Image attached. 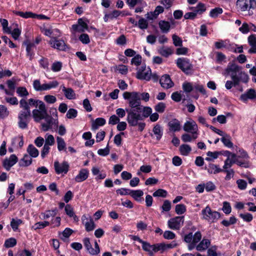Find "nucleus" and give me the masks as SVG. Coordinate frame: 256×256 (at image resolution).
Here are the masks:
<instances>
[{"mask_svg": "<svg viewBox=\"0 0 256 256\" xmlns=\"http://www.w3.org/2000/svg\"><path fill=\"white\" fill-rule=\"evenodd\" d=\"M240 68L235 64L229 63L223 74L225 76H230L232 80H237V76L240 70Z\"/></svg>", "mask_w": 256, "mask_h": 256, "instance_id": "0eeeda50", "label": "nucleus"}, {"mask_svg": "<svg viewBox=\"0 0 256 256\" xmlns=\"http://www.w3.org/2000/svg\"><path fill=\"white\" fill-rule=\"evenodd\" d=\"M83 242L90 254L92 255H97L100 253V248L96 241L94 242V248H92L89 238H84L83 240Z\"/></svg>", "mask_w": 256, "mask_h": 256, "instance_id": "f8f14e48", "label": "nucleus"}, {"mask_svg": "<svg viewBox=\"0 0 256 256\" xmlns=\"http://www.w3.org/2000/svg\"><path fill=\"white\" fill-rule=\"evenodd\" d=\"M201 218L209 223L216 222L220 217V214L217 211L213 210L209 206L202 209L200 214Z\"/></svg>", "mask_w": 256, "mask_h": 256, "instance_id": "7ed1b4c3", "label": "nucleus"}, {"mask_svg": "<svg viewBox=\"0 0 256 256\" xmlns=\"http://www.w3.org/2000/svg\"><path fill=\"white\" fill-rule=\"evenodd\" d=\"M219 154L220 152H212L209 151L206 153V155L208 157L206 158V160L207 161H211L213 159H216L218 157Z\"/></svg>", "mask_w": 256, "mask_h": 256, "instance_id": "680f3d73", "label": "nucleus"}, {"mask_svg": "<svg viewBox=\"0 0 256 256\" xmlns=\"http://www.w3.org/2000/svg\"><path fill=\"white\" fill-rule=\"evenodd\" d=\"M45 145L52 146L54 144L55 140L54 136L52 134H46L45 136Z\"/></svg>", "mask_w": 256, "mask_h": 256, "instance_id": "49530a36", "label": "nucleus"}, {"mask_svg": "<svg viewBox=\"0 0 256 256\" xmlns=\"http://www.w3.org/2000/svg\"><path fill=\"white\" fill-rule=\"evenodd\" d=\"M20 106L22 108L20 112H30L28 103L25 99L22 98L20 101Z\"/></svg>", "mask_w": 256, "mask_h": 256, "instance_id": "de8ad7c7", "label": "nucleus"}, {"mask_svg": "<svg viewBox=\"0 0 256 256\" xmlns=\"http://www.w3.org/2000/svg\"><path fill=\"white\" fill-rule=\"evenodd\" d=\"M24 44L26 46V56L30 57V60H32L34 55L32 48L34 47V44L26 40L24 42Z\"/></svg>", "mask_w": 256, "mask_h": 256, "instance_id": "bb28decb", "label": "nucleus"}, {"mask_svg": "<svg viewBox=\"0 0 256 256\" xmlns=\"http://www.w3.org/2000/svg\"><path fill=\"white\" fill-rule=\"evenodd\" d=\"M16 244V240L14 238H9L5 240L4 246L6 248L14 247Z\"/></svg>", "mask_w": 256, "mask_h": 256, "instance_id": "603ef678", "label": "nucleus"}, {"mask_svg": "<svg viewBox=\"0 0 256 256\" xmlns=\"http://www.w3.org/2000/svg\"><path fill=\"white\" fill-rule=\"evenodd\" d=\"M228 154V158L224 161V164L223 166L224 170H227L230 168L232 164L235 163V159L236 158V154H232L229 152H227Z\"/></svg>", "mask_w": 256, "mask_h": 256, "instance_id": "412c9836", "label": "nucleus"}, {"mask_svg": "<svg viewBox=\"0 0 256 256\" xmlns=\"http://www.w3.org/2000/svg\"><path fill=\"white\" fill-rule=\"evenodd\" d=\"M164 8L162 6H157L154 12H151V15L152 16V18H150L148 17V20H153L154 19L156 18H157V16L160 14L164 12Z\"/></svg>", "mask_w": 256, "mask_h": 256, "instance_id": "4c0bfd02", "label": "nucleus"}, {"mask_svg": "<svg viewBox=\"0 0 256 256\" xmlns=\"http://www.w3.org/2000/svg\"><path fill=\"white\" fill-rule=\"evenodd\" d=\"M178 67L186 74L191 73L192 65L188 59L184 58H178L176 62Z\"/></svg>", "mask_w": 256, "mask_h": 256, "instance_id": "6e6552de", "label": "nucleus"}, {"mask_svg": "<svg viewBox=\"0 0 256 256\" xmlns=\"http://www.w3.org/2000/svg\"><path fill=\"white\" fill-rule=\"evenodd\" d=\"M58 145V150L59 152H66V143L64 138L60 136L56 138Z\"/></svg>", "mask_w": 256, "mask_h": 256, "instance_id": "473e14b6", "label": "nucleus"}, {"mask_svg": "<svg viewBox=\"0 0 256 256\" xmlns=\"http://www.w3.org/2000/svg\"><path fill=\"white\" fill-rule=\"evenodd\" d=\"M158 53L164 57H168L172 54V50L170 48L162 46L158 50Z\"/></svg>", "mask_w": 256, "mask_h": 256, "instance_id": "e433bc0d", "label": "nucleus"}, {"mask_svg": "<svg viewBox=\"0 0 256 256\" xmlns=\"http://www.w3.org/2000/svg\"><path fill=\"white\" fill-rule=\"evenodd\" d=\"M166 108V104L164 102H160L154 106V110L158 112L162 113L165 110Z\"/></svg>", "mask_w": 256, "mask_h": 256, "instance_id": "69168bd1", "label": "nucleus"}, {"mask_svg": "<svg viewBox=\"0 0 256 256\" xmlns=\"http://www.w3.org/2000/svg\"><path fill=\"white\" fill-rule=\"evenodd\" d=\"M69 164L66 161H64L61 164L58 161L54 162V170L57 174H66L69 170Z\"/></svg>", "mask_w": 256, "mask_h": 256, "instance_id": "dca6fc26", "label": "nucleus"}, {"mask_svg": "<svg viewBox=\"0 0 256 256\" xmlns=\"http://www.w3.org/2000/svg\"><path fill=\"white\" fill-rule=\"evenodd\" d=\"M62 91L65 96L68 100H72L76 98V94L72 88H66L64 86H62Z\"/></svg>", "mask_w": 256, "mask_h": 256, "instance_id": "cd10ccee", "label": "nucleus"}, {"mask_svg": "<svg viewBox=\"0 0 256 256\" xmlns=\"http://www.w3.org/2000/svg\"><path fill=\"white\" fill-rule=\"evenodd\" d=\"M150 69L149 68H146V66H141L136 73V78L140 80H149L150 79Z\"/></svg>", "mask_w": 256, "mask_h": 256, "instance_id": "4468645a", "label": "nucleus"}, {"mask_svg": "<svg viewBox=\"0 0 256 256\" xmlns=\"http://www.w3.org/2000/svg\"><path fill=\"white\" fill-rule=\"evenodd\" d=\"M137 26L141 30H146L148 28V22L144 18H140Z\"/></svg>", "mask_w": 256, "mask_h": 256, "instance_id": "864d4df0", "label": "nucleus"}, {"mask_svg": "<svg viewBox=\"0 0 256 256\" xmlns=\"http://www.w3.org/2000/svg\"><path fill=\"white\" fill-rule=\"evenodd\" d=\"M168 126L170 130L173 132L180 130L181 127L180 121L176 118L170 120L168 123Z\"/></svg>", "mask_w": 256, "mask_h": 256, "instance_id": "5701e85b", "label": "nucleus"}, {"mask_svg": "<svg viewBox=\"0 0 256 256\" xmlns=\"http://www.w3.org/2000/svg\"><path fill=\"white\" fill-rule=\"evenodd\" d=\"M44 119L46 122V123L42 124V128L44 131H48L50 129L52 128L54 126H56V128L58 127V119H55L52 118L51 116L48 115L47 114L44 117Z\"/></svg>", "mask_w": 256, "mask_h": 256, "instance_id": "9d476101", "label": "nucleus"}, {"mask_svg": "<svg viewBox=\"0 0 256 256\" xmlns=\"http://www.w3.org/2000/svg\"><path fill=\"white\" fill-rule=\"evenodd\" d=\"M124 100H128V104L130 108L126 110H134L135 112H140L141 108L140 93L136 92H126L123 94Z\"/></svg>", "mask_w": 256, "mask_h": 256, "instance_id": "f257e3e1", "label": "nucleus"}, {"mask_svg": "<svg viewBox=\"0 0 256 256\" xmlns=\"http://www.w3.org/2000/svg\"><path fill=\"white\" fill-rule=\"evenodd\" d=\"M235 163L238 166L245 168H248L250 166L249 161L248 160L244 159L243 161H242L238 160L236 156L235 159Z\"/></svg>", "mask_w": 256, "mask_h": 256, "instance_id": "4d7b16f0", "label": "nucleus"}, {"mask_svg": "<svg viewBox=\"0 0 256 256\" xmlns=\"http://www.w3.org/2000/svg\"><path fill=\"white\" fill-rule=\"evenodd\" d=\"M224 145L228 148H230L233 146V144L230 140V137L228 135L224 134L220 139Z\"/></svg>", "mask_w": 256, "mask_h": 256, "instance_id": "58836bf2", "label": "nucleus"}, {"mask_svg": "<svg viewBox=\"0 0 256 256\" xmlns=\"http://www.w3.org/2000/svg\"><path fill=\"white\" fill-rule=\"evenodd\" d=\"M175 211L178 214H182L186 212V206L184 204H177L176 206Z\"/></svg>", "mask_w": 256, "mask_h": 256, "instance_id": "052dcab7", "label": "nucleus"}, {"mask_svg": "<svg viewBox=\"0 0 256 256\" xmlns=\"http://www.w3.org/2000/svg\"><path fill=\"white\" fill-rule=\"evenodd\" d=\"M62 68V63L60 62H55L52 65L51 69L54 72H60Z\"/></svg>", "mask_w": 256, "mask_h": 256, "instance_id": "774afa93", "label": "nucleus"}, {"mask_svg": "<svg viewBox=\"0 0 256 256\" xmlns=\"http://www.w3.org/2000/svg\"><path fill=\"white\" fill-rule=\"evenodd\" d=\"M152 108L150 106H141L140 112H135L134 110H126V112H134L136 114H138L141 116V119L148 118L152 114Z\"/></svg>", "mask_w": 256, "mask_h": 256, "instance_id": "ddd939ff", "label": "nucleus"}, {"mask_svg": "<svg viewBox=\"0 0 256 256\" xmlns=\"http://www.w3.org/2000/svg\"><path fill=\"white\" fill-rule=\"evenodd\" d=\"M32 158L30 156L25 154L24 157L20 160L19 165L20 166H28L30 165L32 162Z\"/></svg>", "mask_w": 256, "mask_h": 256, "instance_id": "2f4dec72", "label": "nucleus"}, {"mask_svg": "<svg viewBox=\"0 0 256 256\" xmlns=\"http://www.w3.org/2000/svg\"><path fill=\"white\" fill-rule=\"evenodd\" d=\"M130 195L132 197L136 200L139 201V198L144 195V192L142 190H131Z\"/></svg>", "mask_w": 256, "mask_h": 256, "instance_id": "79ce46f5", "label": "nucleus"}, {"mask_svg": "<svg viewBox=\"0 0 256 256\" xmlns=\"http://www.w3.org/2000/svg\"><path fill=\"white\" fill-rule=\"evenodd\" d=\"M9 114L7 108L4 105H0V118H4Z\"/></svg>", "mask_w": 256, "mask_h": 256, "instance_id": "e2e57ef3", "label": "nucleus"}, {"mask_svg": "<svg viewBox=\"0 0 256 256\" xmlns=\"http://www.w3.org/2000/svg\"><path fill=\"white\" fill-rule=\"evenodd\" d=\"M57 214L56 209L53 210H49L46 211L45 212L42 213V215L43 216V219H48L50 216H54Z\"/></svg>", "mask_w": 256, "mask_h": 256, "instance_id": "6e6d98bb", "label": "nucleus"}, {"mask_svg": "<svg viewBox=\"0 0 256 256\" xmlns=\"http://www.w3.org/2000/svg\"><path fill=\"white\" fill-rule=\"evenodd\" d=\"M39 64L40 66L46 70V71H49V62L47 58L42 57V58L39 60Z\"/></svg>", "mask_w": 256, "mask_h": 256, "instance_id": "a18cd8bd", "label": "nucleus"}, {"mask_svg": "<svg viewBox=\"0 0 256 256\" xmlns=\"http://www.w3.org/2000/svg\"><path fill=\"white\" fill-rule=\"evenodd\" d=\"M223 10L220 8H216L212 9L210 12V16L212 18H217L219 14H222Z\"/></svg>", "mask_w": 256, "mask_h": 256, "instance_id": "09e8293b", "label": "nucleus"}, {"mask_svg": "<svg viewBox=\"0 0 256 256\" xmlns=\"http://www.w3.org/2000/svg\"><path fill=\"white\" fill-rule=\"evenodd\" d=\"M171 244H165L164 243H158L151 245L150 243L146 246L143 250L148 252L149 256H154V254L158 251L163 252L167 248H172Z\"/></svg>", "mask_w": 256, "mask_h": 256, "instance_id": "20e7f679", "label": "nucleus"}, {"mask_svg": "<svg viewBox=\"0 0 256 256\" xmlns=\"http://www.w3.org/2000/svg\"><path fill=\"white\" fill-rule=\"evenodd\" d=\"M236 8L240 12H248V15L253 14L252 10L256 8V0H237Z\"/></svg>", "mask_w": 256, "mask_h": 256, "instance_id": "f03ea898", "label": "nucleus"}, {"mask_svg": "<svg viewBox=\"0 0 256 256\" xmlns=\"http://www.w3.org/2000/svg\"><path fill=\"white\" fill-rule=\"evenodd\" d=\"M168 192H167L163 189H158L155 191L152 196L154 197H162L166 198L167 196Z\"/></svg>", "mask_w": 256, "mask_h": 256, "instance_id": "bf43d9fd", "label": "nucleus"}, {"mask_svg": "<svg viewBox=\"0 0 256 256\" xmlns=\"http://www.w3.org/2000/svg\"><path fill=\"white\" fill-rule=\"evenodd\" d=\"M88 29V24L82 18L78 20L77 24H73L72 26V32L74 33L76 32H82Z\"/></svg>", "mask_w": 256, "mask_h": 256, "instance_id": "f3484780", "label": "nucleus"}, {"mask_svg": "<svg viewBox=\"0 0 256 256\" xmlns=\"http://www.w3.org/2000/svg\"><path fill=\"white\" fill-rule=\"evenodd\" d=\"M236 79L237 80H234V82L236 84H238L240 82H242L244 83L248 82V77L245 72H242L240 70L237 76Z\"/></svg>", "mask_w": 256, "mask_h": 256, "instance_id": "f704fd0d", "label": "nucleus"}, {"mask_svg": "<svg viewBox=\"0 0 256 256\" xmlns=\"http://www.w3.org/2000/svg\"><path fill=\"white\" fill-rule=\"evenodd\" d=\"M142 120L138 114H136L134 112L127 113L126 120L128 124L132 126H138V130L140 132H142L146 126L145 122H139Z\"/></svg>", "mask_w": 256, "mask_h": 256, "instance_id": "39448f33", "label": "nucleus"}, {"mask_svg": "<svg viewBox=\"0 0 256 256\" xmlns=\"http://www.w3.org/2000/svg\"><path fill=\"white\" fill-rule=\"evenodd\" d=\"M73 232V230L70 228H66L60 234L61 235L60 238L62 240L65 241L66 238H68L70 236Z\"/></svg>", "mask_w": 256, "mask_h": 256, "instance_id": "c03bdc74", "label": "nucleus"}, {"mask_svg": "<svg viewBox=\"0 0 256 256\" xmlns=\"http://www.w3.org/2000/svg\"><path fill=\"white\" fill-rule=\"evenodd\" d=\"M22 221L20 219L15 220L12 218L10 222V226L14 231H16L18 228V226L22 224Z\"/></svg>", "mask_w": 256, "mask_h": 256, "instance_id": "13d9d810", "label": "nucleus"}, {"mask_svg": "<svg viewBox=\"0 0 256 256\" xmlns=\"http://www.w3.org/2000/svg\"><path fill=\"white\" fill-rule=\"evenodd\" d=\"M16 92L20 97L26 96L29 94L26 88L23 86L18 87L16 89Z\"/></svg>", "mask_w": 256, "mask_h": 256, "instance_id": "5fc2aeb1", "label": "nucleus"}, {"mask_svg": "<svg viewBox=\"0 0 256 256\" xmlns=\"http://www.w3.org/2000/svg\"><path fill=\"white\" fill-rule=\"evenodd\" d=\"M152 132L156 136V140H159L161 138L163 134L162 130L159 124L155 126L153 128Z\"/></svg>", "mask_w": 256, "mask_h": 256, "instance_id": "ea45409f", "label": "nucleus"}, {"mask_svg": "<svg viewBox=\"0 0 256 256\" xmlns=\"http://www.w3.org/2000/svg\"><path fill=\"white\" fill-rule=\"evenodd\" d=\"M82 220L87 232L92 231L94 229L95 224L91 216L84 215L82 216Z\"/></svg>", "mask_w": 256, "mask_h": 256, "instance_id": "a211bd4d", "label": "nucleus"}, {"mask_svg": "<svg viewBox=\"0 0 256 256\" xmlns=\"http://www.w3.org/2000/svg\"><path fill=\"white\" fill-rule=\"evenodd\" d=\"M210 244V240L208 239H203L196 246L198 251H204L206 250Z\"/></svg>", "mask_w": 256, "mask_h": 256, "instance_id": "c85d7f7f", "label": "nucleus"}, {"mask_svg": "<svg viewBox=\"0 0 256 256\" xmlns=\"http://www.w3.org/2000/svg\"><path fill=\"white\" fill-rule=\"evenodd\" d=\"M158 26L161 32L164 34H167L170 29V22L161 20L158 22Z\"/></svg>", "mask_w": 256, "mask_h": 256, "instance_id": "a878e982", "label": "nucleus"}, {"mask_svg": "<svg viewBox=\"0 0 256 256\" xmlns=\"http://www.w3.org/2000/svg\"><path fill=\"white\" fill-rule=\"evenodd\" d=\"M184 222V216H176L170 218L168 220V224L170 228L178 230L183 225Z\"/></svg>", "mask_w": 256, "mask_h": 256, "instance_id": "9b49d317", "label": "nucleus"}, {"mask_svg": "<svg viewBox=\"0 0 256 256\" xmlns=\"http://www.w3.org/2000/svg\"><path fill=\"white\" fill-rule=\"evenodd\" d=\"M26 152L29 156L34 158L38 157L39 154L38 150L32 144L28 145Z\"/></svg>", "mask_w": 256, "mask_h": 256, "instance_id": "c9c22d12", "label": "nucleus"}, {"mask_svg": "<svg viewBox=\"0 0 256 256\" xmlns=\"http://www.w3.org/2000/svg\"><path fill=\"white\" fill-rule=\"evenodd\" d=\"M205 169L210 174H216L223 171L218 166L212 164H210L208 166H206Z\"/></svg>", "mask_w": 256, "mask_h": 256, "instance_id": "c756f323", "label": "nucleus"}, {"mask_svg": "<svg viewBox=\"0 0 256 256\" xmlns=\"http://www.w3.org/2000/svg\"><path fill=\"white\" fill-rule=\"evenodd\" d=\"M31 112H20L18 114V124L19 128L26 129L28 128L29 123Z\"/></svg>", "mask_w": 256, "mask_h": 256, "instance_id": "423d86ee", "label": "nucleus"}, {"mask_svg": "<svg viewBox=\"0 0 256 256\" xmlns=\"http://www.w3.org/2000/svg\"><path fill=\"white\" fill-rule=\"evenodd\" d=\"M192 135L188 133H185L183 134L181 138L183 142H190L192 140H195L198 137V134H191Z\"/></svg>", "mask_w": 256, "mask_h": 256, "instance_id": "7c9ffc66", "label": "nucleus"}, {"mask_svg": "<svg viewBox=\"0 0 256 256\" xmlns=\"http://www.w3.org/2000/svg\"><path fill=\"white\" fill-rule=\"evenodd\" d=\"M47 112H44L38 109H34L32 111V116L36 122H39L43 120Z\"/></svg>", "mask_w": 256, "mask_h": 256, "instance_id": "393cba45", "label": "nucleus"}, {"mask_svg": "<svg viewBox=\"0 0 256 256\" xmlns=\"http://www.w3.org/2000/svg\"><path fill=\"white\" fill-rule=\"evenodd\" d=\"M48 44L52 48L64 51L67 48L64 40L62 39H58L56 36L51 37Z\"/></svg>", "mask_w": 256, "mask_h": 256, "instance_id": "1a4fd4ad", "label": "nucleus"}, {"mask_svg": "<svg viewBox=\"0 0 256 256\" xmlns=\"http://www.w3.org/2000/svg\"><path fill=\"white\" fill-rule=\"evenodd\" d=\"M182 87L184 91L187 93L191 92L194 88L192 84L188 82H184Z\"/></svg>", "mask_w": 256, "mask_h": 256, "instance_id": "0e129e2a", "label": "nucleus"}, {"mask_svg": "<svg viewBox=\"0 0 256 256\" xmlns=\"http://www.w3.org/2000/svg\"><path fill=\"white\" fill-rule=\"evenodd\" d=\"M42 32L46 36L50 37L52 34L54 32H56L58 34H60V31L58 29L56 28L54 30H51L50 28H44L41 29Z\"/></svg>", "mask_w": 256, "mask_h": 256, "instance_id": "3c124183", "label": "nucleus"}, {"mask_svg": "<svg viewBox=\"0 0 256 256\" xmlns=\"http://www.w3.org/2000/svg\"><path fill=\"white\" fill-rule=\"evenodd\" d=\"M180 150L183 156H188L192 150L191 147L187 144H182L180 147Z\"/></svg>", "mask_w": 256, "mask_h": 256, "instance_id": "37998d69", "label": "nucleus"}, {"mask_svg": "<svg viewBox=\"0 0 256 256\" xmlns=\"http://www.w3.org/2000/svg\"><path fill=\"white\" fill-rule=\"evenodd\" d=\"M106 120L104 118H98L96 119L95 121L92 124V128L96 130L99 126H103L106 124Z\"/></svg>", "mask_w": 256, "mask_h": 256, "instance_id": "a19ab883", "label": "nucleus"}, {"mask_svg": "<svg viewBox=\"0 0 256 256\" xmlns=\"http://www.w3.org/2000/svg\"><path fill=\"white\" fill-rule=\"evenodd\" d=\"M78 39L83 44H86L90 42V37L86 34H80L78 37Z\"/></svg>", "mask_w": 256, "mask_h": 256, "instance_id": "338daca9", "label": "nucleus"}, {"mask_svg": "<svg viewBox=\"0 0 256 256\" xmlns=\"http://www.w3.org/2000/svg\"><path fill=\"white\" fill-rule=\"evenodd\" d=\"M160 83L161 86L164 88H170L174 85L172 81L170 76L168 74L162 76L160 80Z\"/></svg>", "mask_w": 256, "mask_h": 256, "instance_id": "aec40b11", "label": "nucleus"}, {"mask_svg": "<svg viewBox=\"0 0 256 256\" xmlns=\"http://www.w3.org/2000/svg\"><path fill=\"white\" fill-rule=\"evenodd\" d=\"M18 158L15 154H12L8 158H6L2 162V166L6 170L10 168L18 162Z\"/></svg>", "mask_w": 256, "mask_h": 256, "instance_id": "6ab92c4d", "label": "nucleus"}, {"mask_svg": "<svg viewBox=\"0 0 256 256\" xmlns=\"http://www.w3.org/2000/svg\"><path fill=\"white\" fill-rule=\"evenodd\" d=\"M64 210L70 218H73L74 222H78V218L75 214L74 208L70 204H68L65 206Z\"/></svg>", "mask_w": 256, "mask_h": 256, "instance_id": "b1692460", "label": "nucleus"}, {"mask_svg": "<svg viewBox=\"0 0 256 256\" xmlns=\"http://www.w3.org/2000/svg\"><path fill=\"white\" fill-rule=\"evenodd\" d=\"M89 172L86 168H82L80 170L78 174L75 177L76 182H80L85 180L88 178Z\"/></svg>", "mask_w": 256, "mask_h": 256, "instance_id": "4be33fe9", "label": "nucleus"}, {"mask_svg": "<svg viewBox=\"0 0 256 256\" xmlns=\"http://www.w3.org/2000/svg\"><path fill=\"white\" fill-rule=\"evenodd\" d=\"M184 130L186 132L190 134H198V126L196 122L191 120L186 121L183 126Z\"/></svg>", "mask_w": 256, "mask_h": 256, "instance_id": "2eb2a0df", "label": "nucleus"}, {"mask_svg": "<svg viewBox=\"0 0 256 256\" xmlns=\"http://www.w3.org/2000/svg\"><path fill=\"white\" fill-rule=\"evenodd\" d=\"M216 55V62L222 64L223 62H226V56L221 52H215Z\"/></svg>", "mask_w": 256, "mask_h": 256, "instance_id": "8fccbe9b", "label": "nucleus"}, {"mask_svg": "<svg viewBox=\"0 0 256 256\" xmlns=\"http://www.w3.org/2000/svg\"><path fill=\"white\" fill-rule=\"evenodd\" d=\"M214 46L216 48L220 49L222 48H226L229 49V46H231V44L229 43V40H219L218 42H214Z\"/></svg>", "mask_w": 256, "mask_h": 256, "instance_id": "72a5a7b5", "label": "nucleus"}]
</instances>
